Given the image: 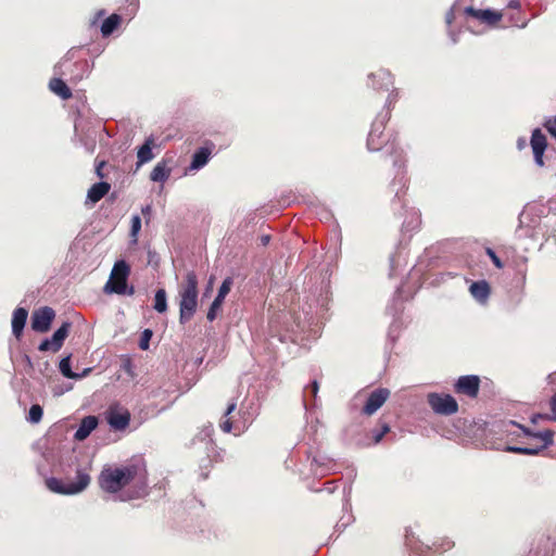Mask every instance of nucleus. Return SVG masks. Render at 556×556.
Instances as JSON below:
<instances>
[{"instance_id":"f257e3e1","label":"nucleus","mask_w":556,"mask_h":556,"mask_svg":"<svg viewBox=\"0 0 556 556\" xmlns=\"http://www.w3.org/2000/svg\"><path fill=\"white\" fill-rule=\"evenodd\" d=\"M101 490L116 494L125 489L129 491L119 495L121 501L139 498L147 493V470L141 460L130 462L121 466H106L99 479Z\"/></svg>"},{"instance_id":"f03ea898","label":"nucleus","mask_w":556,"mask_h":556,"mask_svg":"<svg viewBox=\"0 0 556 556\" xmlns=\"http://www.w3.org/2000/svg\"><path fill=\"white\" fill-rule=\"evenodd\" d=\"M198 276L193 270L186 273L178 287L179 323L185 325L194 316L198 308L199 289Z\"/></svg>"},{"instance_id":"7ed1b4c3","label":"nucleus","mask_w":556,"mask_h":556,"mask_svg":"<svg viewBox=\"0 0 556 556\" xmlns=\"http://www.w3.org/2000/svg\"><path fill=\"white\" fill-rule=\"evenodd\" d=\"M546 207L543 204L531 203L526 205L519 215V227L516 230L518 237L535 238L543 235L542 218Z\"/></svg>"},{"instance_id":"20e7f679","label":"nucleus","mask_w":556,"mask_h":556,"mask_svg":"<svg viewBox=\"0 0 556 556\" xmlns=\"http://www.w3.org/2000/svg\"><path fill=\"white\" fill-rule=\"evenodd\" d=\"M90 483V476L83 471L77 470L74 480H62L58 478H49L46 480L47 488L58 494L75 495L81 493Z\"/></svg>"},{"instance_id":"39448f33","label":"nucleus","mask_w":556,"mask_h":556,"mask_svg":"<svg viewBox=\"0 0 556 556\" xmlns=\"http://www.w3.org/2000/svg\"><path fill=\"white\" fill-rule=\"evenodd\" d=\"M129 273L130 268L125 261L121 260L115 262L110 278L104 286V292L119 295H134L135 288L132 286H127Z\"/></svg>"},{"instance_id":"423d86ee","label":"nucleus","mask_w":556,"mask_h":556,"mask_svg":"<svg viewBox=\"0 0 556 556\" xmlns=\"http://www.w3.org/2000/svg\"><path fill=\"white\" fill-rule=\"evenodd\" d=\"M510 425L519 427L525 435L538 439L542 442L539 446L533 447H522V446H516V445H506L504 447V451L510 452V453H517V454H523V455H538L543 450L547 448L548 446L553 445L554 443V431L546 429L543 431H532L529 428L521 426L517 422L510 421Z\"/></svg>"},{"instance_id":"0eeeda50","label":"nucleus","mask_w":556,"mask_h":556,"mask_svg":"<svg viewBox=\"0 0 556 556\" xmlns=\"http://www.w3.org/2000/svg\"><path fill=\"white\" fill-rule=\"evenodd\" d=\"M389 117L390 112L389 110H387L386 112L379 113V115L372 123L367 139V147L370 151H379L382 148L383 143L386 142L383 130Z\"/></svg>"},{"instance_id":"6e6552de","label":"nucleus","mask_w":556,"mask_h":556,"mask_svg":"<svg viewBox=\"0 0 556 556\" xmlns=\"http://www.w3.org/2000/svg\"><path fill=\"white\" fill-rule=\"evenodd\" d=\"M428 403L432 410L440 415H453L458 410L456 400L450 394L430 393Z\"/></svg>"},{"instance_id":"1a4fd4ad","label":"nucleus","mask_w":556,"mask_h":556,"mask_svg":"<svg viewBox=\"0 0 556 556\" xmlns=\"http://www.w3.org/2000/svg\"><path fill=\"white\" fill-rule=\"evenodd\" d=\"M106 421L112 429L124 430L129 425L130 414L126 408L113 405L106 412Z\"/></svg>"},{"instance_id":"9d476101","label":"nucleus","mask_w":556,"mask_h":556,"mask_svg":"<svg viewBox=\"0 0 556 556\" xmlns=\"http://www.w3.org/2000/svg\"><path fill=\"white\" fill-rule=\"evenodd\" d=\"M55 317L54 311L49 306H43L33 313L31 328L37 332H47Z\"/></svg>"},{"instance_id":"9b49d317","label":"nucleus","mask_w":556,"mask_h":556,"mask_svg":"<svg viewBox=\"0 0 556 556\" xmlns=\"http://www.w3.org/2000/svg\"><path fill=\"white\" fill-rule=\"evenodd\" d=\"M480 379L478 376H462L455 383V391L469 397H476L479 392Z\"/></svg>"},{"instance_id":"f8f14e48","label":"nucleus","mask_w":556,"mask_h":556,"mask_svg":"<svg viewBox=\"0 0 556 556\" xmlns=\"http://www.w3.org/2000/svg\"><path fill=\"white\" fill-rule=\"evenodd\" d=\"M530 144L532 148L535 164L542 167L544 165L543 155L546 150L547 142L546 137L544 136L540 128H535L532 131Z\"/></svg>"},{"instance_id":"ddd939ff","label":"nucleus","mask_w":556,"mask_h":556,"mask_svg":"<svg viewBox=\"0 0 556 556\" xmlns=\"http://www.w3.org/2000/svg\"><path fill=\"white\" fill-rule=\"evenodd\" d=\"M389 395L390 391L388 389H376L368 396V400L363 407V413L368 416L375 414L386 403Z\"/></svg>"},{"instance_id":"4468645a","label":"nucleus","mask_w":556,"mask_h":556,"mask_svg":"<svg viewBox=\"0 0 556 556\" xmlns=\"http://www.w3.org/2000/svg\"><path fill=\"white\" fill-rule=\"evenodd\" d=\"M231 286H232V279L229 277L226 278L222 282V285L218 289V293H217L216 298L214 299V301L212 302V304L208 308L207 315H206V317L210 321H213L216 318L217 312L222 307L226 295L229 293V291L231 289Z\"/></svg>"},{"instance_id":"2eb2a0df","label":"nucleus","mask_w":556,"mask_h":556,"mask_svg":"<svg viewBox=\"0 0 556 556\" xmlns=\"http://www.w3.org/2000/svg\"><path fill=\"white\" fill-rule=\"evenodd\" d=\"M465 13L488 25H495L503 17V14L498 11H494L491 9L481 10L475 9L472 7L466 8Z\"/></svg>"},{"instance_id":"dca6fc26","label":"nucleus","mask_w":556,"mask_h":556,"mask_svg":"<svg viewBox=\"0 0 556 556\" xmlns=\"http://www.w3.org/2000/svg\"><path fill=\"white\" fill-rule=\"evenodd\" d=\"M98 418L96 416H86L81 419L78 429L74 434V439L77 441H84L90 433L97 428Z\"/></svg>"},{"instance_id":"f3484780","label":"nucleus","mask_w":556,"mask_h":556,"mask_svg":"<svg viewBox=\"0 0 556 556\" xmlns=\"http://www.w3.org/2000/svg\"><path fill=\"white\" fill-rule=\"evenodd\" d=\"M28 317V312L24 307H17L13 312L12 316V333L16 339H20V337L23 333V329L25 327L26 320Z\"/></svg>"},{"instance_id":"a211bd4d","label":"nucleus","mask_w":556,"mask_h":556,"mask_svg":"<svg viewBox=\"0 0 556 556\" xmlns=\"http://www.w3.org/2000/svg\"><path fill=\"white\" fill-rule=\"evenodd\" d=\"M471 296L479 303H486L490 296V286L485 280L472 282L469 287Z\"/></svg>"},{"instance_id":"6ab92c4d","label":"nucleus","mask_w":556,"mask_h":556,"mask_svg":"<svg viewBox=\"0 0 556 556\" xmlns=\"http://www.w3.org/2000/svg\"><path fill=\"white\" fill-rule=\"evenodd\" d=\"M153 146H154V139H153V137H149L146 139L144 143L138 149L137 167H140L143 164H146L154 159V154L152 152Z\"/></svg>"},{"instance_id":"aec40b11","label":"nucleus","mask_w":556,"mask_h":556,"mask_svg":"<svg viewBox=\"0 0 556 556\" xmlns=\"http://www.w3.org/2000/svg\"><path fill=\"white\" fill-rule=\"evenodd\" d=\"M111 189L109 182L100 181L91 186L87 192L86 202L97 203L99 202Z\"/></svg>"},{"instance_id":"412c9836","label":"nucleus","mask_w":556,"mask_h":556,"mask_svg":"<svg viewBox=\"0 0 556 556\" xmlns=\"http://www.w3.org/2000/svg\"><path fill=\"white\" fill-rule=\"evenodd\" d=\"M211 150L206 147H202L194 152L192 161L189 166V170H199L204 167L211 157Z\"/></svg>"},{"instance_id":"4be33fe9","label":"nucleus","mask_w":556,"mask_h":556,"mask_svg":"<svg viewBox=\"0 0 556 556\" xmlns=\"http://www.w3.org/2000/svg\"><path fill=\"white\" fill-rule=\"evenodd\" d=\"M172 169L167 165V161L162 160L156 163L150 174V179L154 182H165L170 176Z\"/></svg>"},{"instance_id":"5701e85b","label":"nucleus","mask_w":556,"mask_h":556,"mask_svg":"<svg viewBox=\"0 0 556 556\" xmlns=\"http://www.w3.org/2000/svg\"><path fill=\"white\" fill-rule=\"evenodd\" d=\"M50 90L58 94L61 99L67 100L72 97L71 89L61 78H53L49 83Z\"/></svg>"},{"instance_id":"b1692460","label":"nucleus","mask_w":556,"mask_h":556,"mask_svg":"<svg viewBox=\"0 0 556 556\" xmlns=\"http://www.w3.org/2000/svg\"><path fill=\"white\" fill-rule=\"evenodd\" d=\"M121 16L117 14H112L108 18H105L101 25V33L104 37L111 35L119 25Z\"/></svg>"},{"instance_id":"393cba45","label":"nucleus","mask_w":556,"mask_h":556,"mask_svg":"<svg viewBox=\"0 0 556 556\" xmlns=\"http://www.w3.org/2000/svg\"><path fill=\"white\" fill-rule=\"evenodd\" d=\"M71 326H72L71 323L64 321L62 324V326L59 329H56L55 332L53 333V336L51 337L52 343H54L55 345H58L61 349L64 340L68 336Z\"/></svg>"},{"instance_id":"a878e982","label":"nucleus","mask_w":556,"mask_h":556,"mask_svg":"<svg viewBox=\"0 0 556 556\" xmlns=\"http://www.w3.org/2000/svg\"><path fill=\"white\" fill-rule=\"evenodd\" d=\"M153 308L157 313H164L167 311V298L164 289H159L155 292Z\"/></svg>"},{"instance_id":"bb28decb","label":"nucleus","mask_w":556,"mask_h":556,"mask_svg":"<svg viewBox=\"0 0 556 556\" xmlns=\"http://www.w3.org/2000/svg\"><path fill=\"white\" fill-rule=\"evenodd\" d=\"M59 368H60L61 374L66 378H70V379H79L80 378V376L78 374L74 372L71 368V355H67L60 361Z\"/></svg>"},{"instance_id":"cd10ccee","label":"nucleus","mask_w":556,"mask_h":556,"mask_svg":"<svg viewBox=\"0 0 556 556\" xmlns=\"http://www.w3.org/2000/svg\"><path fill=\"white\" fill-rule=\"evenodd\" d=\"M369 78H378L381 81L379 86H376L377 88H388L390 85H392L391 74L384 70H380L375 74H370Z\"/></svg>"},{"instance_id":"c85d7f7f","label":"nucleus","mask_w":556,"mask_h":556,"mask_svg":"<svg viewBox=\"0 0 556 556\" xmlns=\"http://www.w3.org/2000/svg\"><path fill=\"white\" fill-rule=\"evenodd\" d=\"M140 229H141V218L139 215H134L131 217V226H130V238H131L132 244H137L138 235L140 232Z\"/></svg>"},{"instance_id":"c756f323","label":"nucleus","mask_w":556,"mask_h":556,"mask_svg":"<svg viewBox=\"0 0 556 556\" xmlns=\"http://www.w3.org/2000/svg\"><path fill=\"white\" fill-rule=\"evenodd\" d=\"M42 415H43L42 407L38 404H34L29 408L27 420L30 424H38L41 420Z\"/></svg>"},{"instance_id":"7c9ffc66","label":"nucleus","mask_w":556,"mask_h":556,"mask_svg":"<svg viewBox=\"0 0 556 556\" xmlns=\"http://www.w3.org/2000/svg\"><path fill=\"white\" fill-rule=\"evenodd\" d=\"M153 336V332L151 329H144L141 333V338L139 341V348L143 351L149 349L150 340Z\"/></svg>"},{"instance_id":"2f4dec72","label":"nucleus","mask_w":556,"mask_h":556,"mask_svg":"<svg viewBox=\"0 0 556 556\" xmlns=\"http://www.w3.org/2000/svg\"><path fill=\"white\" fill-rule=\"evenodd\" d=\"M38 350L41 351V352H46V351H53V352H58L60 350V348L58 345H55L54 343H52V338L50 339H45L38 346Z\"/></svg>"},{"instance_id":"473e14b6","label":"nucleus","mask_w":556,"mask_h":556,"mask_svg":"<svg viewBox=\"0 0 556 556\" xmlns=\"http://www.w3.org/2000/svg\"><path fill=\"white\" fill-rule=\"evenodd\" d=\"M485 252L496 268H503L504 265H503L502 261L500 260V257L496 255V253L491 248H486Z\"/></svg>"},{"instance_id":"72a5a7b5","label":"nucleus","mask_w":556,"mask_h":556,"mask_svg":"<svg viewBox=\"0 0 556 556\" xmlns=\"http://www.w3.org/2000/svg\"><path fill=\"white\" fill-rule=\"evenodd\" d=\"M546 419L556 421V393L551 399V414H546Z\"/></svg>"},{"instance_id":"f704fd0d","label":"nucleus","mask_w":556,"mask_h":556,"mask_svg":"<svg viewBox=\"0 0 556 556\" xmlns=\"http://www.w3.org/2000/svg\"><path fill=\"white\" fill-rule=\"evenodd\" d=\"M389 431L390 427L387 424H384L380 431L374 433L375 443H379L382 440L383 435L387 434Z\"/></svg>"},{"instance_id":"c9c22d12","label":"nucleus","mask_w":556,"mask_h":556,"mask_svg":"<svg viewBox=\"0 0 556 556\" xmlns=\"http://www.w3.org/2000/svg\"><path fill=\"white\" fill-rule=\"evenodd\" d=\"M544 127L547 129V130H556V116L553 117V118H547L545 122H544Z\"/></svg>"},{"instance_id":"e433bc0d","label":"nucleus","mask_w":556,"mask_h":556,"mask_svg":"<svg viewBox=\"0 0 556 556\" xmlns=\"http://www.w3.org/2000/svg\"><path fill=\"white\" fill-rule=\"evenodd\" d=\"M220 429H222L224 432H226V433L230 432V431H231V429H232V424H231V421H230V420H225V421H223V422L220 424Z\"/></svg>"},{"instance_id":"4c0bfd02","label":"nucleus","mask_w":556,"mask_h":556,"mask_svg":"<svg viewBox=\"0 0 556 556\" xmlns=\"http://www.w3.org/2000/svg\"><path fill=\"white\" fill-rule=\"evenodd\" d=\"M141 213L144 217H150L151 216V213H152V206L151 205H146L141 208Z\"/></svg>"},{"instance_id":"58836bf2","label":"nucleus","mask_w":556,"mask_h":556,"mask_svg":"<svg viewBox=\"0 0 556 556\" xmlns=\"http://www.w3.org/2000/svg\"><path fill=\"white\" fill-rule=\"evenodd\" d=\"M445 20L448 25L454 21V12L452 9L446 13Z\"/></svg>"},{"instance_id":"ea45409f","label":"nucleus","mask_w":556,"mask_h":556,"mask_svg":"<svg viewBox=\"0 0 556 556\" xmlns=\"http://www.w3.org/2000/svg\"><path fill=\"white\" fill-rule=\"evenodd\" d=\"M539 419H545V420H547V419H546V415L536 414V415H533V416L531 417V421H532L533 424H536V422L539 421Z\"/></svg>"},{"instance_id":"a19ab883","label":"nucleus","mask_w":556,"mask_h":556,"mask_svg":"<svg viewBox=\"0 0 556 556\" xmlns=\"http://www.w3.org/2000/svg\"><path fill=\"white\" fill-rule=\"evenodd\" d=\"M104 162H100L99 165L97 166L96 168V173L97 175L102 178L103 177V174H102V167L104 166Z\"/></svg>"},{"instance_id":"79ce46f5","label":"nucleus","mask_w":556,"mask_h":556,"mask_svg":"<svg viewBox=\"0 0 556 556\" xmlns=\"http://www.w3.org/2000/svg\"><path fill=\"white\" fill-rule=\"evenodd\" d=\"M236 406H237V404H236L235 402L230 403V404L227 406V409H226L225 415H229V414H231V413L236 409Z\"/></svg>"},{"instance_id":"37998d69","label":"nucleus","mask_w":556,"mask_h":556,"mask_svg":"<svg viewBox=\"0 0 556 556\" xmlns=\"http://www.w3.org/2000/svg\"><path fill=\"white\" fill-rule=\"evenodd\" d=\"M318 389H319V386H318V382L315 380L312 382V392H313V395L316 396L317 395V392H318Z\"/></svg>"},{"instance_id":"c03bdc74","label":"nucleus","mask_w":556,"mask_h":556,"mask_svg":"<svg viewBox=\"0 0 556 556\" xmlns=\"http://www.w3.org/2000/svg\"><path fill=\"white\" fill-rule=\"evenodd\" d=\"M508 7L511 9H518L520 7V2H519V0H511L509 2Z\"/></svg>"},{"instance_id":"a18cd8bd","label":"nucleus","mask_w":556,"mask_h":556,"mask_svg":"<svg viewBox=\"0 0 556 556\" xmlns=\"http://www.w3.org/2000/svg\"><path fill=\"white\" fill-rule=\"evenodd\" d=\"M395 99H396V94L390 93L387 99V104L390 105L393 101H395Z\"/></svg>"},{"instance_id":"49530a36","label":"nucleus","mask_w":556,"mask_h":556,"mask_svg":"<svg viewBox=\"0 0 556 556\" xmlns=\"http://www.w3.org/2000/svg\"><path fill=\"white\" fill-rule=\"evenodd\" d=\"M517 146L519 149H523L526 147V139L519 138L517 141Z\"/></svg>"},{"instance_id":"de8ad7c7","label":"nucleus","mask_w":556,"mask_h":556,"mask_svg":"<svg viewBox=\"0 0 556 556\" xmlns=\"http://www.w3.org/2000/svg\"><path fill=\"white\" fill-rule=\"evenodd\" d=\"M269 240H270V237L267 235L261 237V242L263 245L268 244Z\"/></svg>"},{"instance_id":"09e8293b","label":"nucleus","mask_w":556,"mask_h":556,"mask_svg":"<svg viewBox=\"0 0 556 556\" xmlns=\"http://www.w3.org/2000/svg\"><path fill=\"white\" fill-rule=\"evenodd\" d=\"M86 148H87V151H88L89 153H92V152H93V150H94V143H93V142H91L90 144H87V146H86Z\"/></svg>"},{"instance_id":"8fccbe9b","label":"nucleus","mask_w":556,"mask_h":556,"mask_svg":"<svg viewBox=\"0 0 556 556\" xmlns=\"http://www.w3.org/2000/svg\"><path fill=\"white\" fill-rule=\"evenodd\" d=\"M91 371V368H86L84 369V371L81 374H78L80 376V378L87 376L89 372Z\"/></svg>"},{"instance_id":"3c124183","label":"nucleus","mask_w":556,"mask_h":556,"mask_svg":"<svg viewBox=\"0 0 556 556\" xmlns=\"http://www.w3.org/2000/svg\"><path fill=\"white\" fill-rule=\"evenodd\" d=\"M25 358H26V361H27L28 365H29V366H31V361H30V358H29L28 356H25Z\"/></svg>"},{"instance_id":"603ef678","label":"nucleus","mask_w":556,"mask_h":556,"mask_svg":"<svg viewBox=\"0 0 556 556\" xmlns=\"http://www.w3.org/2000/svg\"><path fill=\"white\" fill-rule=\"evenodd\" d=\"M451 546H452V543L448 542L446 548H450Z\"/></svg>"}]
</instances>
